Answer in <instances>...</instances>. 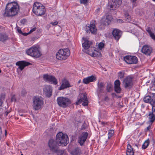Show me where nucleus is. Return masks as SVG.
Segmentation results:
<instances>
[{
  "instance_id": "obj_1",
  "label": "nucleus",
  "mask_w": 155,
  "mask_h": 155,
  "mask_svg": "<svg viewBox=\"0 0 155 155\" xmlns=\"http://www.w3.org/2000/svg\"><path fill=\"white\" fill-rule=\"evenodd\" d=\"M19 9L17 3L15 2L8 3L6 6L4 16L7 17L15 16L18 14Z\"/></svg>"
},
{
  "instance_id": "obj_2",
  "label": "nucleus",
  "mask_w": 155,
  "mask_h": 155,
  "mask_svg": "<svg viewBox=\"0 0 155 155\" xmlns=\"http://www.w3.org/2000/svg\"><path fill=\"white\" fill-rule=\"evenodd\" d=\"M56 141L59 146H65L68 143V138L66 134L60 132L56 135Z\"/></svg>"
},
{
  "instance_id": "obj_3",
  "label": "nucleus",
  "mask_w": 155,
  "mask_h": 155,
  "mask_svg": "<svg viewBox=\"0 0 155 155\" xmlns=\"http://www.w3.org/2000/svg\"><path fill=\"white\" fill-rule=\"evenodd\" d=\"M32 11L37 16H41L45 14V9L42 4L36 2L33 5Z\"/></svg>"
},
{
  "instance_id": "obj_4",
  "label": "nucleus",
  "mask_w": 155,
  "mask_h": 155,
  "mask_svg": "<svg viewBox=\"0 0 155 155\" xmlns=\"http://www.w3.org/2000/svg\"><path fill=\"white\" fill-rule=\"evenodd\" d=\"M26 54L32 57L38 58L41 55V52L38 46H33L26 51Z\"/></svg>"
},
{
  "instance_id": "obj_5",
  "label": "nucleus",
  "mask_w": 155,
  "mask_h": 155,
  "mask_svg": "<svg viewBox=\"0 0 155 155\" xmlns=\"http://www.w3.org/2000/svg\"><path fill=\"white\" fill-rule=\"evenodd\" d=\"M70 52L68 48L61 49L59 50L56 55V58L58 60H65L70 55Z\"/></svg>"
},
{
  "instance_id": "obj_6",
  "label": "nucleus",
  "mask_w": 155,
  "mask_h": 155,
  "mask_svg": "<svg viewBox=\"0 0 155 155\" xmlns=\"http://www.w3.org/2000/svg\"><path fill=\"white\" fill-rule=\"evenodd\" d=\"M43 98L41 96L34 97L33 101V107L35 110H38L41 108L43 105Z\"/></svg>"
},
{
  "instance_id": "obj_7",
  "label": "nucleus",
  "mask_w": 155,
  "mask_h": 155,
  "mask_svg": "<svg viewBox=\"0 0 155 155\" xmlns=\"http://www.w3.org/2000/svg\"><path fill=\"white\" fill-rule=\"evenodd\" d=\"M58 104L60 107L65 108L71 104V100L67 97H60L57 100Z\"/></svg>"
},
{
  "instance_id": "obj_8",
  "label": "nucleus",
  "mask_w": 155,
  "mask_h": 155,
  "mask_svg": "<svg viewBox=\"0 0 155 155\" xmlns=\"http://www.w3.org/2000/svg\"><path fill=\"white\" fill-rule=\"evenodd\" d=\"M78 101L76 102V104L78 105L83 102L82 105L84 106H87L88 104V101L87 98L86 94H81L79 95L78 97Z\"/></svg>"
},
{
  "instance_id": "obj_9",
  "label": "nucleus",
  "mask_w": 155,
  "mask_h": 155,
  "mask_svg": "<svg viewBox=\"0 0 155 155\" xmlns=\"http://www.w3.org/2000/svg\"><path fill=\"white\" fill-rule=\"evenodd\" d=\"M95 21H92L89 26H87L86 28V31L90 33V32L93 34H96L97 32V29L95 27Z\"/></svg>"
},
{
  "instance_id": "obj_10",
  "label": "nucleus",
  "mask_w": 155,
  "mask_h": 155,
  "mask_svg": "<svg viewBox=\"0 0 155 155\" xmlns=\"http://www.w3.org/2000/svg\"><path fill=\"white\" fill-rule=\"evenodd\" d=\"M43 79L45 81L50 82L55 85L58 83L57 80L54 76L48 74L43 75Z\"/></svg>"
},
{
  "instance_id": "obj_11",
  "label": "nucleus",
  "mask_w": 155,
  "mask_h": 155,
  "mask_svg": "<svg viewBox=\"0 0 155 155\" xmlns=\"http://www.w3.org/2000/svg\"><path fill=\"white\" fill-rule=\"evenodd\" d=\"M124 59L126 62L129 64H136L138 61L137 58L134 56H127L124 57Z\"/></svg>"
},
{
  "instance_id": "obj_12",
  "label": "nucleus",
  "mask_w": 155,
  "mask_h": 155,
  "mask_svg": "<svg viewBox=\"0 0 155 155\" xmlns=\"http://www.w3.org/2000/svg\"><path fill=\"white\" fill-rule=\"evenodd\" d=\"M56 143L54 140L50 139L48 142V146L50 150L53 152L59 151L58 147L56 144Z\"/></svg>"
},
{
  "instance_id": "obj_13",
  "label": "nucleus",
  "mask_w": 155,
  "mask_h": 155,
  "mask_svg": "<svg viewBox=\"0 0 155 155\" xmlns=\"http://www.w3.org/2000/svg\"><path fill=\"white\" fill-rule=\"evenodd\" d=\"M152 48L150 45H145L143 46L141 49V52L147 55H150L152 52Z\"/></svg>"
},
{
  "instance_id": "obj_14",
  "label": "nucleus",
  "mask_w": 155,
  "mask_h": 155,
  "mask_svg": "<svg viewBox=\"0 0 155 155\" xmlns=\"http://www.w3.org/2000/svg\"><path fill=\"white\" fill-rule=\"evenodd\" d=\"M30 64V63L24 61H20L16 63V65L19 66L17 69L18 70H20L21 71L25 67Z\"/></svg>"
},
{
  "instance_id": "obj_15",
  "label": "nucleus",
  "mask_w": 155,
  "mask_h": 155,
  "mask_svg": "<svg viewBox=\"0 0 155 155\" xmlns=\"http://www.w3.org/2000/svg\"><path fill=\"white\" fill-rule=\"evenodd\" d=\"M122 0H112L113 4H111L110 6V10H115V8L119 7L122 3Z\"/></svg>"
},
{
  "instance_id": "obj_16",
  "label": "nucleus",
  "mask_w": 155,
  "mask_h": 155,
  "mask_svg": "<svg viewBox=\"0 0 155 155\" xmlns=\"http://www.w3.org/2000/svg\"><path fill=\"white\" fill-rule=\"evenodd\" d=\"M112 34L114 38L118 41L121 37L122 32L119 30L115 28L113 30Z\"/></svg>"
},
{
  "instance_id": "obj_17",
  "label": "nucleus",
  "mask_w": 155,
  "mask_h": 155,
  "mask_svg": "<svg viewBox=\"0 0 155 155\" xmlns=\"http://www.w3.org/2000/svg\"><path fill=\"white\" fill-rule=\"evenodd\" d=\"M88 136L87 132H83L80 136L78 138V142L80 145L82 146Z\"/></svg>"
},
{
  "instance_id": "obj_18",
  "label": "nucleus",
  "mask_w": 155,
  "mask_h": 155,
  "mask_svg": "<svg viewBox=\"0 0 155 155\" xmlns=\"http://www.w3.org/2000/svg\"><path fill=\"white\" fill-rule=\"evenodd\" d=\"M43 92L46 96L49 97L52 94V89L49 85H45L43 89Z\"/></svg>"
},
{
  "instance_id": "obj_19",
  "label": "nucleus",
  "mask_w": 155,
  "mask_h": 155,
  "mask_svg": "<svg viewBox=\"0 0 155 155\" xmlns=\"http://www.w3.org/2000/svg\"><path fill=\"white\" fill-rule=\"evenodd\" d=\"M71 87L68 81L64 79L62 81V84L59 88V90H62Z\"/></svg>"
},
{
  "instance_id": "obj_20",
  "label": "nucleus",
  "mask_w": 155,
  "mask_h": 155,
  "mask_svg": "<svg viewBox=\"0 0 155 155\" xmlns=\"http://www.w3.org/2000/svg\"><path fill=\"white\" fill-rule=\"evenodd\" d=\"M83 40L82 46L84 48V50H87L90 48L92 44V42L88 41L86 38H83Z\"/></svg>"
},
{
  "instance_id": "obj_21",
  "label": "nucleus",
  "mask_w": 155,
  "mask_h": 155,
  "mask_svg": "<svg viewBox=\"0 0 155 155\" xmlns=\"http://www.w3.org/2000/svg\"><path fill=\"white\" fill-rule=\"evenodd\" d=\"M123 84L125 88L131 87L132 85V78L130 77H127L123 81Z\"/></svg>"
},
{
  "instance_id": "obj_22",
  "label": "nucleus",
  "mask_w": 155,
  "mask_h": 155,
  "mask_svg": "<svg viewBox=\"0 0 155 155\" xmlns=\"http://www.w3.org/2000/svg\"><path fill=\"white\" fill-rule=\"evenodd\" d=\"M96 80V78L93 75H91L84 78L83 80V82L84 83L87 84L90 82H94Z\"/></svg>"
},
{
  "instance_id": "obj_23",
  "label": "nucleus",
  "mask_w": 155,
  "mask_h": 155,
  "mask_svg": "<svg viewBox=\"0 0 155 155\" xmlns=\"http://www.w3.org/2000/svg\"><path fill=\"white\" fill-rule=\"evenodd\" d=\"M148 118L151 122H153L155 120V106H153L152 111L150 112Z\"/></svg>"
},
{
  "instance_id": "obj_24",
  "label": "nucleus",
  "mask_w": 155,
  "mask_h": 155,
  "mask_svg": "<svg viewBox=\"0 0 155 155\" xmlns=\"http://www.w3.org/2000/svg\"><path fill=\"white\" fill-rule=\"evenodd\" d=\"M112 19V17L110 15H107L106 18H103L102 21L103 23L105 25H108L110 24Z\"/></svg>"
},
{
  "instance_id": "obj_25",
  "label": "nucleus",
  "mask_w": 155,
  "mask_h": 155,
  "mask_svg": "<svg viewBox=\"0 0 155 155\" xmlns=\"http://www.w3.org/2000/svg\"><path fill=\"white\" fill-rule=\"evenodd\" d=\"M155 94H153V98L152 99L150 96H147L144 97L143 98L144 101L147 103H151L152 101H153V102L155 103Z\"/></svg>"
},
{
  "instance_id": "obj_26",
  "label": "nucleus",
  "mask_w": 155,
  "mask_h": 155,
  "mask_svg": "<svg viewBox=\"0 0 155 155\" xmlns=\"http://www.w3.org/2000/svg\"><path fill=\"white\" fill-rule=\"evenodd\" d=\"M134 152L131 146L128 144L127 145L126 155H134Z\"/></svg>"
},
{
  "instance_id": "obj_27",
  "label": "nucleus",
  "mask_w": 155,
  "mask_h": 155,
  "mask_svg": "<svg viewBox=\"0 0 155 155\" xmlns=\"http://www.w3.org/2000/svg\"><path fill=\"white\" fill-rule=\"evenodd\" d=\"M98 89L97 91L99 93L103 92L104 90V83L102 82H98L97 83Z\"/></svg>"
},
{
  "instance_id": "obj_28",
  "label": "nucleus",
  "mask_w": 155,
  "mask_h": 155,
  "mask_svg": "<svg viewBox=\"0 0 155 155\" xmlns=\"http://www.w3.org/2000/svg\"><path fill=\"white\" fill-rule=\"evenodd\" d=\"M8 39V37L5 33H1L0 34V41L4 42Z\"/></svg>"
},
{
  "instance_id": "obj_29",
  "label": "nucleus",
  "mask_w": 155,
  "mask_h": 155,
  "mask_svg": "<svg viewBox=\"0 0 155 155\" xmlns=\"http://www.w3.org/2000/svg\"><path fill=\"white\" fill-rule=\"evenodd\" d=\"M81 152L80 149L78 147H77L73 150L71 152L72 155H79Z\"/></svg>"
},
{
  "instance_id": "obj_30",
  "label": "nucleus",
  "mask_w": 155,
  "mask_h": 155,
  "mask_svg": "<svg viewBox=\"0 0 155 155\" xmlns=\"http://www.w3.org/2000/svg\"><path fill=\"white\" fill-rule=\"evenodd\" d=\"M146 30L148 33L151 38L155 41V35L151 31L150 28L149 27L147 28Z\"/></svg>"
},
{
  "instance_id": "obj_31",
  "label": "nucleus",
  "mask_w": 155,
  "mask_h": 155,
  "mask_svg": "<svg viewBox=\"0 0 155 155\" xmlns=\"http://www.w3.org/2000/svg\"><path fill=\"white\" fill-rule=\"evenodd\" d=\"M149 143L150 142L149 139H147L146 140L142 145V149H146L148 146Z\"/></svg>"
},
{
  "instance_id": "obj_32",
  "label": "nucleus",
  "mask_w": 155,
  "mask_h": 155,
  "mask_svg": "<svg viewBox=\"0 0 155 155\" xmlns=\"http://www.w3.org/2000/svg\"><path fill=\"white\" fill-rule=\"evenodd\" d=\"M89 55L93 57H96L97 55V54L95 53L94 51H90V50L87 51V52Z\"/></svg>"
},
{
  "instance_id": "obj_33",
  "label": "nucleus",
  "mask_w": 155,
  "mask_h": 155,
  "mask_svg": "<svg viewBox=\"0 0 155 155\" xmlns=\"http://www.w3.org/2000/svg\"><path fill=\"white\" fill-rule=\"evenodd\" d=\"M112 86L110 84H108L107 86V90L108 92H110L112 89Z\"/></svg>"
},
{
  "instance_id": "obj_34",
  "label": "nucleus",
  "mask_w": 155,
  "mask_h": 155,
  "mask_svg": "<svg viewBox=\"0 0 155 155\" xmlns=\"http://www.w3.org/2000/svg\"><path fill=\"white\" fill-rule=\"evenodd\" d=\"M114 89L115 92L118 93H120L121 91V89L120 86L114 87Z\"/></svg>"
},
{
  "instance_id": "obj_35",
  "label": "nucleus",
  "mask_w": 155,
  "mask_h": 155,
  "mask_svg": "<svg viewBox=\"0 0 155 155\" xmlns=\"http://www.w3.org/2000/svg\"><path fill=\"white\" fill-rule=\"evenodd\" d=\"M118 77L120 79L123 78L124 76V72L122 71H120L118 73Z\"/></svg>"
},
{
  "instance_id": "obj_36",
  "label": "nucleus",
  "mask_w": 155,
  "mask_h": 155,
  "mask_svg": "<svg viewBox=\"0 0 155 155\" xmlns=\"http://www.w3.org/2000/svg\"><path fill=\"white\" fill-rule=\"evenodd\" d=\"M120 82L119 80H116L114 83V87L120 86Z\"/></svg>"
},
{
  "instance_id": "obj_37",
  "label": "nucleus",
  "mask_w": 155,
  "mask_h": 155,
  "mask_svg": "<svg viewBox=\"0 0 155 155\" xmlns=\"http://www.w3.org/2000/svg\"><path fill=\"white\" fill-rule=\"evenodd\" d=\"M114 130H110L109 131L108 133V138H110V137L114 135Z\"/></svg>"
},
{
  "instance_id": "obj_38",
  "label": "nucleus",
  "mask_w": 155,
  "mask_h": 155,
  "mask_svg": "<svg viewBox=\"0 0 155 155\" xmlns=\"http://www.w3.org/2000/svg\"><path fill=\"white\" fill-rule=\"evenodd\" d=\"M125 19L127 21L129 22L131 20V18L128 15H126Z\"/></svg>"
},
{
  "instance_id": "obj_39",
  "label": "nucleus",
  "mask_w": 155,
  "mask_h": 155,
  "mask_svg": "<svg viewBox=\"0 0 155 155\" xmlns=\"http://www.w3.org/2000/svg\"><path fill=\"white\" fill-rule=\"evenodd\" d=\"M104 44L103 43H100L98 44V47L100 49H101L104 47Z\"/></svg>"
},
{
  "instance_id": "obj_40",
  "label": "nucleus",
  "mask_w": 155,
  "mask_h": 155,
  "mask_svg": "<svg viewBox=\"0 0 155 155\" xmlns=\"http://www.w3.org/2000/svg\"><path fill=\"white\" fill-rule=\"evenodd\" d=\"M87 0H80L81 3L85 4L87 2Z\"/></svg>"
},
{
  "instance_id": "obj_41",
  "label": "nucleus",
  "mask_w": 155,
  "mask_h": 155,
  "mask_svg": "<svg viewBox=\"0 0 155 155\" xmlns=\"http://www.w3.org/2000/svg\"><path fill=\"white\" fill-rule=\"evenodd\" d=\"M22 148L23 150H25L27 149V147H26V144L24 143L22 145Z\"/></svg>"
},
{
  "instance_id": "obj_42",
  "label": "nucleus",
  "mask_w": 155,
  "mask_h": 155,
  "mask_svg": "<svg viewBox=\"0 0 155 155\" xmlns=\"http://www.w3.org/2000/svg\"><path fill=\"white\" fill-rule=\"evenodd\" d=\"M11 101H16V98L14 95L12 96V97Z\"/></svg>"
},
{
  "instance_id": "obj_43",
  "label": "nucleus",
  "mask_w": 155,
  "mask_h": 155,
  "mask_svg": "<svg viewBox=\"0 0 155 155\" xmlns=\"http://www.w3.org/2000/svg\"><path fill=\"white\" fill-rule=\"evenodd\" d=\"M36 28L35 27L33 28L32 29H31L30 31L29 32V33H31L33 32L34 31H35L36 30Z\"/></svg>"
},
{
  "instance_id": "obj_44",
  "label": "nucleus",
  "mask_w": 155,
  "mask_h": 155,
  "mask_svg": "<svg viewBox=\"0 0 155 155\" xmlns=\"http://www.w3.org/2000/svg\"><path fill=\"white\" fill-rule=\"evenodd\" d=\"M21 23L23 24H24L26 22V20L25 19H23L21 21Z\"/></svg>"
},
{
  "instance_id": "obj_45",
  "label": "nucleus",
  "mask_w": 155,
  "mask_h": 155,
  "mask_svg": "<svg viewBox=\"0 0 155 155\" xmlns=\"http://www.w3.org/2000/svg\"><path fill=\"white\" fill-rule=\"evenodd\" d=\"M51 24L53 25H56L58 24V22L57 21L51 22Z\"/></svg>"
},
{
  "instance_id": "obj_46",
  "label": "nucleus",
  "mask_w": 155,
  "mask_h": 155,
  "mask_svg": "<svg viewBox=\"0 0 155 155\" xmlns=\"http://www.w3.org/2000/svg\"><path fill=\"white\" fill-rule=\"evenodd\" d=\"M2 102L1 101V99L0 98V110L2 108Z\"/></svg>"
},
{
  "instance_id": "obj_47",
  "label": "nucleus",
  "mask_w": 155,
  "mask_h": 155,
  "mask_svg": "<svg viewBox=\"0 0 155 155\" xmlns=\"http://www.w3.org/2000/svg\"><path fill=\"white\" fill-rule=\"evenodd\" d=\"M100 8H98L96 10V12L97 13H98L100 11Z\"/></svg>"
},
{
  "instance_id": "obj_48",
  "label": "nucleus",
  "mask_w": 155,
  "mask_h": 155,
  "mask_svg": "<svg viewBox=\"0 0 155 155\" xmlns=\"http://www.w3.org/2000/svg\"><path fill=\"white\" fill-rule=\"evenodd\" d=\"M17 31L18 32H19V33L22 34H23V33L22 32L21 30L19 29H18Z\"/></svg>"
},
{
  "instance_id": "obj_49",
  "label": "nucleus",
  "mask_w": 155,
  "mask_h": 155,
  "mask_svg": "<svg viewBox=\"0 0 155 155\" xmlns=\"http://www.w3.org/2000/svg\"><path fill=\"white\" fill-rule=\"evenodd\" d=\"M104 100L105 101H108L109 100V98L107 96H106L105 97L104 99Z\"/></svg>"
},
{
  "instance_id": "obj_50",
  "label": "nucleus",
  "mask_w": 155,
  "mask_h": 155,
  "mask_svg": "<svg viewBox=\"0 0 155 155\" xmlns=\"http://www.w3.org/2000/svg\"><path fill=\"white\" fill-rule=\"evenodd\" d=\"M137 0H130V1L133 3V4H134L136 2Z\"/></svg>"
},
{
  "instance_id": "obj_51",
  "label": "nucleus",
  "mask_w": 155,
  "mask_h": 155,
  "mask_svg": "<svg viewBox=\"0 0 155 155\" xmlns=\"http://www.w3.org/2000/svg\"><path fill=\"white\" fill-rule=\"evenodd\" d=\"M122 20L118 19L117 20V22L119 23L122 22Z\"/></svg>"
},
{
  "instance_id": "obj_52",
  "label": "nucleus",
  "mask_w": 155,
  "mask_h": 155,
  "mask_svg": "<svg viewBox=\"0 0 155 155\" xmlns=\"http://www.w3.org/2000/svg\"><path fill=\"white\" fill-rule=\"evenodd\" d=\"M30 34V33H29V32H28V33H23V34H22L24 35H27Z\"/></svg>"
},
{
  "instance_id": "obj_53",
  "label": "nucleus",
  "mask_w": 155,
  "mask_h": 155,
  "mask_svg": "<svg viewBox=\"0 0 155 155\" xmlns=\"http://www.w3.org/2000/svg\"><path fill=\"white\" fill-rule=\"evenodd\" d=\"M150 126H149L147 127V130H149V129H150Z\"/></svg>"
},
{
  "instance_id": "obj_54",
  "label": "nucleus",
  "mask_w": 155,
  "mask_h": 155,
  "mask_svg": "<svg viewBox=\"0 0 155 155\" xmlns=\"http://www.w3.org/2000/svg\"><path fill=\"white\" fill-rule=\"evenodd\" d=\"M2 133V131L1 130V128L0 127V135H1Z\"/></svg>"
},
{
  "instance_id": "obj_55",
  "label": "nucleus",
  "mask_w": 155,
  "mask_h": 155,
  "mask_svg": "<svg viewBox=\"0 0 155 155\" xmlns=\"http://www.w3.org/2000/svg\"><path fill=\"white\" fill-rule=\"evenodd\" d=\"M101 124L103 125H104L105 124V123L104 122H102L101 123Z\"/></svg>"
},
{
  "instance_id": "obj_56",
  "label": "nucleus",
  "mask_w": 155,
  "mask_h": 155,
  "mask_svg": "<svg viewBox=\"0 0 155 155\" xmlns=\"http://www.w3.org/2000/svg\"><path fill=\"white\" fill-rule=\"evenodd\" d=\"M7 131L6 130H5V135H7Z\"/></svg>"
},
{
  "instance_id": "obj_57",
  "label": "nucleus",
  "mask_w": 155,
  "mask_h": 155,
  "mask_svg": "<svg viewBox=\"0 0 155 155\" xmlns=\"http://www.w3.org/2000/svg\"><path fill=\"white\" fill-rule=\"evenodd\" d=\"M81 80H79V81H78V83H80V82H81Z\"/></svg>"
},
{
  "instance_id": "obj_58",
  "label": "nucleus",
  "mask_w": 155,
  "mask_h": 155,
  "mask_svg": "<svg viewBox=\"0 0 155 155\" xmlns=\"http://www.w3.org/2000/svg\"><path fill=\"white\" fill-rule=\"evenodd\" d=\"M154 85H155V80L154 81Z\"/></svg>"
},
{
  "instance_id": "obj_59",
  "label": "nucleus",
  "mask_w": 155,
  "mask_h": 155,
  "mask_svg": "<svg viewBox=\"0 0 155 155\" xmlns=\"http://www.w3.org/2000/svg\"><path fill=\"white\" fill-rule=\"evenodd\" d=\"M8 112H7V114H6V115H8Z\"/></svg>"
},
{
  "instance_id": "obj_60",
  "label": "nucleus",
  "mask_w": 155,
  "mask_h": 155,
  "mask_svg": "<svg viewBox=\"0 0 155 155\" xmlns=\"http://www.w3.org/2000/svg\"><path fill=\"white\" fill-rule=\"evenodd\" d=\"M0 72H1V70H0Z\"/></svg>"
},
{
  "instance_id": "obj_61",
  "label": "nucleus",
  "mask_w": 155,
  "mask_h": 155,
  "mask_svg": "<svg viewBox=\"0 0 155 155\" xmlns=\"http://www.w3.org/2000/svg\"><path fill=\"white\" fill-rule=\"evenodd\" d=\"M135 146H136L137 147V145L136 144H135Z\"/></svg>"
},
{
  "instance_id": "obj_62",
  "label": "nucleus",
  "mask_w": 155,
  "mask_h": 155,
  "mask_svg": "<svg viewBox=\"0 0 155 155\" xmlns=\"http://www.w3.org/2000/svg\"><path fill=\"white\" fill-rule=\"evenodd\" d=\"M153 1H155V0H153Z\"/></svg>"
},
{
  "instance_id": "obj_63",
  "label": "nucleus",
  "mask_w": 155,
  "mask_h": 155,
  "mask_svg": "<svg viewBox=\"0 0 155 155\" xmlns=\"http://www.w3.org/2000/svg\"><path fill=\"white\" fill-rule=\"evenodd\" d=\"M21 155H23V154H21Z\"/></svg>"
},
{
  "instance_id": "obj_64",
  "label": "nucleus",
  "mask_w": 155,
  "mask_h": 155,
  "mask_svg": "<svg viewBox=\"0 0 155 155\" xmlns=\"http://www.w3.org/2000/svg\"><path fill=\"white\" fill-rule=\"evenodd\" d=\"M21 115V116H22V114H21V115Z\"/></svg>"
}]
</instances>
